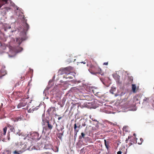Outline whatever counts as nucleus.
<instances>
[{
  "instance_id": "79ce46f5",
  "label": "nucleus",
  "mask_w": 154,
  "mask_h": 154,
  "mask_svg": "<svg viewBox=\"0 0 154 154\" xmlns=\"http://www.w3.org/2000/svg\"><path fill=\"white\" fill-rule=\"evenodd\" d=\"M152 104H153V105L154 106V100L153 101V102Z\"/></svg>"
},
{
  "instance_id": "de8ad7c7",
  "label": "nucleus",
  "mask_w": 154,
  "mask_h": 154,
  "mask_svg": "<svg viewBox=\"0 0 154 154\" xmlns=\"http://www.w3.org/2000/svg\"><path fill=\"white\" fill-rule=\"evenodd\" d=\"M36 134L38 135V133H36Z\"/></svg>"
},
{
  "instance_id": "f8f14e48",
  "label": "nucleus",
  "mask_w": 154,
  "mask_h": 154,
  "mask_svg": "<svg viewBox=\"0 0 154 154\" xmlns=\"http://www.w3.org/2000/svg\"><path fill=\"white\" fill-rule=\"evenodd\" d=\"M64 131H63L61 133H58L57 134V136L61 140H62V137L63 135Z\"/></svg>"
},
{
  "instance_id": "20e7f679",
  "label": "nucleus",
  "mask_w": 154,
  "mask_h": 154,
  "mask_svg": "<svg viewBox=\"0 0 154 154\" xmlns=\"http://www.w3.org/2000/svg\"><path fill=\"white\" fill-rule=\"evenodd\" d=\"M75 60V57L71 55L68 57L67 61L69 63H70L72 62H74Z\"/></svg>"
},
{
  "instance_id": "7c9ffc66",
  "label": "nucleus",
  "mask_w": 154,
  "mask_h": 154,
  "mask_svg": "<svg viewBox=\"0 0 154 154\" xmlns=\"http://www.w3.org/2000/svg\"><path fill=\"white\" fill-rule=\"evenodd\" d=\"M108 62H105V63H103V65H108Z\"/></svg>"
},
{
  "instance_id": "a19ab883",
  "label": "nucleus",
  "mask_w": 154,
  "mask_h": 154,
  "mask_svg": "<svg viewBox=\"0 0 154 154\" xmlns=\"http://www.w3.org/2000/svg\"><path fill=\"white\" fill-rule=\"evenodd\" d=\"M152 104H153V105L154 106V100L153 101V102Z\"/></svg>"
},
{
  "instance_id": "6ab92c4d",
  "label": "nucleus",
  "mask_w": 154,
  "mask_h": 154,
  "mask_svg": "<svg viewBox=\"0 0 154 154\" xmlns=\"http://www.w3.org/2000/svg\"><path fill=\"white\" fill-rule=\"evenodd\" d=\"M139 97L138 95H136L134 97L133 100L134 102H136L139 100Z\"/></svg>"
},
{
  "instance_id": "ddd939ff",
  "label": "nucleus",
  "mask_w": 154,
  "mask_h": 154,
  "mask_svg": "<svg viewBox=\"0 0 154 154\" xmlns=\"http://www.w3.org/2000/svg\"><path fill=\"white\" fill-rule=\"evenodd\" d=\"M96 95H95L97 97L100 98L103 97V94L100 91H99L97 93H96Z\"/></svg>"
},
{
  "instance_id": "a211bd4d",
  "label": "nucleus",
  "mask_w": 154,
  "mask_h": 154,
  "mask_svg": "<svg viewBox=\"0 0 154 154\" xmlns=\"http://www.w3.org/2000/svg\"><path fill=\"white\" fill-rule=\"evenodd\" d=\"M116 91V88L114 87H112L111 88V89L110 90V92L112 94H114V92H115Z\"/></svg>"
},
{
  "instance_id": "f3484780",
  "label": "nucleus",
  "mask_w": 154,
  "mask_h": 154,
  "mask_svg": "<svg viewBox=\"0 0 154 154\" xmlns=\"http://www.w3.org/2000/svg\"><path fill=\"white\" fill-rule=\"evenodd\" d=\"M23 40L22 38H16V42L17 43L20 45L22 42Z\"/></svg>"
},
{
  "instance_id": "c756f323",
  "label": "nucleus",
  "mask_w": 154,
  "mask_h": 154,
  "mask_svg": "<svg viewBox=\"0 0 154 154\" xmlns=\"http://www.w3.org/2000/svg\"><path fill=\"white\" fill-rule=\"evenodd\" d=\"M90 72L92 74H94V75H96V74L98 72H93L92 71H90Z\"/></svg>"
},
{
  "instance_id": "ea45409f",
  "label": "nucleus",
  "mask_w": 154,
  "mask_h": 154,
  "mask_svg": "<svg viewBox=\"0 0 154 154\" xmlns=\"http://www.w3.org/2000/svg\"><path fill=\"white\" fill-rule=\"evenodd\" d=\"M63 129H64V127H62V128H60V130L61 131H62Z\"/></svg>"
},
{
  "instance_id": "4468645a",
  "label": "nucleus",
  "mask_w": 154,
  "mask_h": 154,
  "mask_svg": "<svg viewBox=\"0 0 154 154\" xmlns=\"http://www.w3.org/2000/svg\"><path fill=\"white\" fill-rule=\"evenodd\" d=\"M104 141L105 146L107 149L108 150L109 148V145L110 143V142L108 141H107L106 140H104Z\"/></svg>"
},
{
  "instance_id": "4be33fe9",
  "label": "nucleus",
  "mask_w": 154,
  "mask_h": 154,
  "mask_svg": "<svg viewBox=\"0 0 154 154\" xmlns=\"http://www.w3.org/2000/svg\"><path fill=\"white\" fill-rule=\"evenodd\" d=\"M5 74H6L5 72H2L0 71V78H1L2 77L4 76Z\"/></svg>"
},
{
  "instance_id": "e433bc0d",
  "label": "nucleus",
  "mask_w": 154,
  "mask_h": 154,
  "mask_svg": "<svg viewBox=\"0 0 154 154\" xmlns=\"http://www.w3.org/2000/svg\"><path fill=\"white\" fill-rule=\"evenodd\" d=\"M86 60L84 62H81V63H83L84 64H85L86 63V62H85Z\"/></svg>"
},
{
  "instance_id": "4c0bfd02",
  "label": "nucleus",
  "mask_w": 154,
  "mask_h": 154,
  "mask_svg": "<svg viewBox=\"0 0 154 154\" xmlns=\"http://www.w3.org/2000/svg\"><path fill=\"white\" fill-rule=\"evenodd\" d=\"M62 118V117H58V120H60Z\"/></svg>"
},
{
  "instance_id": "423d86ee",
  "label": "nucleus",
  "mask_w": 154,
  "mask_h": 154,
  "mask_svg": "<svg viewBox=\"0 0 154 154\" xmlns=\"http://www.w3.org/2000/svg\"><path fill=\"white\" fill-rule=\"evenodd\" d=\"M79 132V129H77L76 124H74V139H75L77 137V133Z\"/></svg>"
},
{
  "instance_id": "c03bdc74",
  "label": "nucleus",
  "mask_w": 154,
  "mask_h": 154,
  "mask_svg": "<svg viewBox=\"0 0 154 154\" xmlns=\"http://www.w3.org/2000/svg\"><path fill=\"white\" fill-rule=\"evenodd\" d=\"M125 126H124V127H123V130H124V129H125Z\"/></svg>"
},
{
  "instance_id": "2eb2a0df",
  "label": "nucleus",
  "mask_w": 154,
  "mask_h": 154,
  "mask_svg": "<svg viewBox=\"0 0 154 154\" xmlns=\"http://www.w3.org/2000/svg\"><path fill=\"white\" fill-rule=\"evenodd\" d=\"M71 74V73H69L67 75L66 74L65 75H64L63 77L65 78L66 79H72L73 78V77L69 75Z\"/></svg>"
},
{
  "instance_id": "1a4fd4ad",
  "label": "nucleus",
  "mask_w": 154,
  "mask_h": 154,
  "mask_svg": "<svg viewBox=\"0 0 154 154\" xmlns=\"http://www.w3.org/2000/svg\"><path fill=\"white\" fill-rule=\"evenodd\" d=\"M114 78L116 80V82H118L119 81L120 76L117 74L114 73L112 75Z\"/></svg>"
},
{
  "instance_id": "49530a36",
  "label": "nucleus",
  "mask_w": 154,
  "mask_h": 154,
  "mask_svg": "<svg viewBox=\"0 0 154 154\" xmlns=\"http://www.w3.org/2000/svg\"><path fill=\"white\" fill-rule=\"evenodd\" d=\"M81 137V136H80L79 137V138H80Z\"/></svg>"
},
{
  "instance_id": "5701e85b",
  "label": "nucleus",
  "mask_w": 154,
  "mask_h": 154,
  "mask_svg": "<svg viewBox=\"0 0 154 154\" xmlns=\"http://www.w3.org/2000/svg\"><path fill=\"white\" fill-rule=\"evenodd\" d=\"M92 91L95 95H96L97 94L96 93H97L98 92H99L96 89H92Z\"/></svg>"
},
{
  "instance_id": "bb28decb",
  "label": "nucleus",
  "mask_w": 154,
  "mask_h": 154,
  "mask_svg": "<svg viewBox=\"0 0 154 154\" xmlns=\"http://www.w3.org/2000/svg\"><path fill=\"white\" fill-rule=\"evenodd\" d=\"M126 132L129 131V130L128 129V127L126 126Z\"/></svg>"
},
{
  "instance_id": "393cba45",
  "label": "nucleus",
  "mask_w": 154,
  "mask_h": 154,
  "mask_svg": "<svg viewBox=\"0 0 154 154\" xmlns=\"http://www.w3.org/2000/svg\"><path fill=\"white\" fill-rule=\"evenodd\" d=\"M149 98H145L143 99V101H147L148 102L149 100Z\"/></svg>"
},
{
  "instance_id": "72a5a7b5",
  "label": "nucleus",
  "mask_w": 154,
  "mask_h": 154,
  "mask_svg": "<svg viewBox=\"0 0 154 154\" xmlns=\"http://www.w3.org/2000/svg\"><path fill=\"white\" fill-rule=\"evenodd\" d=\"M110 124L111 125H116V124H115V123H112V122H110Z\"/></svg>"
},
{
  "instance_id": "473e14b6",
  "label": "nucleus",
  "mask_w": 154,
  "mask_h": 154,
  "mask_svg": "<svg viewBox=\"0 0 154 154\" xmlns=\"http://www.w3.org/2000/svg\"><path fill=\"white\" fill-rule=\"evenodd\" d=\"M124 94H125V93H123V92H122V93H121V94H120V96H123V95H124Z\"/></svg>"
},
{
  "instance_id": "9b49d317",
  "label": "nucleus",
  "mask_w": 154,
  "mask_h": 154,
  "mask_svg": "<svg viewBox=\"0 0 154 154\" xmlns=\"http://www.w3.org/2000/svg\"><path fill=\"white\" fill-rule=\"evenodd\" d=\"M38 107L37 106V107L34 108L33 107H32V108H31L29 109H28V111L29 112H33L34 111L37 110L38 108Z\"/></svg>"
},
{
  "instance_id": "2f4dec72",
  "label": "nucleus",
  "mask_w": 154,
  "mask_h": 154,
  "mask_svg": "<svg viewBox=\"0 0 154 154\" xmlns=\"http://www.w3.org/2000/svg\"><path fill=\"white\" fill-rule=\"evenodd\" d=\"M8 0H2V1L4 2H5V4H7V2H8Z\"/></svg>"
},
{
  "instance_id": "6e6552de",
  "label": "nucleus",
  "mask_w": 154,
  "mask_h": 154,
  "mask_svg": "<svg viewBox=\"0 0 154 154\" xmlns=\"http://www.w3.org/2000/svg\"><path fill=\"white\" fill-rule=\"evenodd\" d=\"M138 90V88H136V85L135 84H132V90L134 93H136Z\"/></svg>"
},
{
  "instance_id": "c85d7f7f",
  "label": "nucleus",
  "mask_w": 154,
  "mask_h": 154,
  "mask_svg": "<svg viewBox=\"0 0 154 154\" xmlns=\"http://www.w3.org/2000/svg\"><path fill=\"white\" fill-rule=\"evenodd\" d=\"M18 92L20 94L19 95H18L19 97H21L23 95V94H22V92L20 91H19Z\"/></svg>"
},
{
  "instance_id": "37998d69",
  "label": "nucleus",
  "mask_w": 154,
  "mask_h": 154,
  "mask_svg": "<svg viewBox=\"0 0 154 154\" xmlns=\"http://www.w3.org/2000/svg\"><path fill=\"white\" fill-rule=\"evenodd\" d=\"M128 140L127 139H126L125 140V141H126V143H127L128 142L127 141H128Z\"/></svg>"
},
{
  "instance_id": "9d476101",
  "label": "nucleus",
  "mask_w": 154,
  "mask_h": 154,
  "mask_svg": "<svg viewBox=\"0 0 154 154\" xmlns=\"http://www.w3.org/2000/svg\"><path fill=\"white\" fill-rule=\"evenodd\" d=\"M23 119V116H20L15 117L14 118V122H18L20 121Z\"/></svg>"
},
{
  "instance_id": "cd10ccee",
  "label": "nucleus",
  "mask_w": 154,
  "mask_h": 154,
  "mask_svg": "<svg viewBox=\"0 0 154 154\" xmlns=\"http://www.w3.org/2000/svg\"><path fill=\"white\" fill-rule=\"evenodd\" d=\"M129 79H130V82H132L133 80V77H132L131 76V77H129Z\"/></svg>"
},
{
  "instance_id": "412c9836",
  "label": "nucleus",
  "mask_w": 154,
  "mask_h": 154,
  "mask_svg": "<svg viewBox=\"0 0 154 154\" xmlns=\"http://www.w3.org/2000/svg\"><path fill=\"white\" fill-rule=\"evenodd\" d=\"M8 126L10 128V130L11 131L13 132L14 133H15V129H14V128L13 126H12L11 125H9Z\"/></svg>"
},
{
  "instance_id": "b1692460",
  "label": "nucleus",
  "mask_w": 154,
  "mask_h": 154,
  "mask_svg": "<svg viewBox=\"0 0 154 154\" xmlns=\"http://www.w3.org/2000/svg\"><path fill=\"white\" fill-rule=\"evenodd\" d=\"M77 127V129H79V130L80 127H81V125H78V124H76Z\"/></svg>"
},
{
  "instance_id": "f257e3e1",
  "label": "nucleus",
  "mask_w": 154,
  "mask_h": 154,
  "mask_svg": "<svg viewBox=\"0 0 154 154\" xmlns=\"http://www.w3.org/2000/svg\"><path fill=\"white\" fill-rule=\"evenodd\" d=\"M27 149L26 146L24 144H17L11 145L10 150H6L3 153V154H22Z\"/></svg>"
},
{
  "instance_id": "39448f33",
  "label": "nucleus",
  "mask_w": 154,
  "mask_h": 154,
  "mask_svg": "<svg viewBox=\"0 0 154 154\" xmlns=\"http://www.w3.org/2000/svg\"><path fill=\"white\" fill-rule=\"evenodd\" d=\"M27 103V102L25 101L24 102L20 103L17 105V108H19L25 106L26 105Z\"/></svg>"
},
{
  "instance_id": "dca6fc26",
  "label": "nucleus",
  "mask_w": 154,
  "mask_h": 154,
  "mask_svg": "<svg viewBox=\"0 0 154 154\" xmlns=\"http://www.w3.org/2000/svg\"><path fill=\"white\" fill-rule=\"evenodd\" d=\"M23 26L24 27V29L25 30L27 31L29 27V25L26 22L25 23H24L23 25Z\"/></svg>"
},
{
  "instance_id": "a18cd8bd",
  "label": "nucleus",
  "mask_w": 154,
  "mask_h": 154,
  "mask_svg": "<svg viewBox=\"0 0 154 154\" xmlns=\"http://www.w3.org/2000/svg\"><path fill=\"white\" fill-rule=\"evenodd\" d=\"M133 135H134V136H135V134H134H134Z\"/></svg>"
},
{
  "instance_id": "7ed1b4c3",
  "label": "nucleus",
  "mask_w": 154,
  "mask_h": 154,
  "mask_svg": "<svg viewBox=\"0 0 154 154\" xmlns=\"http://www.w3.org/2000/svg\"><path fill=\"white\" fill-rule=\"evenodd\" d=\"M56 112V110L55 107H50L48 109L47 111V112L49 115H54L55 114V116H59V115L55 114Z\"/></svg>"
},
{
  "instance_id": "f704fd0d",
  "label": "nucleus",
  "mask_w": 154,
  "mask_h": 154,
  "mask_svg": "<svg viewBox=\"0 0 154 154\" xmlns=\"http://www.w3.org/2000/svg\"><path fill=\"white\" fill-rule=\"evenodd\" d=\"M121 153H122V152L121 151H119L117 152V154H121Z\"/></svg>"
},
{
  "instance_id": "f03ea898",
  "label": "nucleus",
  "mask_w": 154,
  "mask_h": 154,
  "mask_svg": "<svg viewBox=\"0 0 154 154\" xmlns=\"http://www.w3.org/2000/svg\"><path fill=\"white\" fill-rule=\"evenodd\" d=\"M43 125H45L43 127V130L46 131H51L53 127L51 123L48 120H46Z\"/></svg>"
},
{
  "instance_id": "a878e982",
  "label": "nucleus",
  "mask_w": 154,
  "mask_h": 154,
  "mask_svg": "<svg viewBox=\"0 0 154 154\" xmlns=\"http://www.w3.org/2000/svg\"><path fill=\"white\" fill-rule=\"evenodd\" d=\"M81 136L83 138H84L85 137V134L83 133H82L81 134Z\"/></svg>"
},
{
  "instance_id": "0eeeda50",
  "label": "nucleus",
  "mask_w": 154,
  "mask_h": 154,
  "mask_svg": "<svg viewBox=\"0 0 154 154\" xmlns=\"http://www.w3.org/2000/svg\"><path fill=\"white\" fill-rule=\"evenodd\" d=\"M89 65V66L90 67V68L91 69V70H94V71H96L95 69L96 68H97L98 69V70L99 71V70H100V68L98 67L96 68L94 66L91 64V65H89V64L87 63V66H88Z\"/></svg>"
},
{
  "instance_id": "58836bf2",
  "label": "nucleus",
  "mask_w": 154,
  "mask_h": 154,
  "mask_svg": "<svg viewBox=\"0 0 154 154\" xmlns=\"http://www.w3.org/2000/svg\"><path fill=\"white\" fill-rule=\"evenodd\" d=\"M132 137V136H129L128 137V140H129V139H130Z\"/></svg>"
},
{
  "instance_id": "c9c22d12",
  "label": "nucleus",
  "mask_w": 154,
  "mask_h": 154,
  "mask_svg": "<svg viewBox=\"0 0 154 154\" xmlns=\"http://www.w3.org/2000/svg\"><path fill=\"white\" fill-rule=\"evenodd\" d=\"M140 140L141 141V143L143 141V140L142 138H140Z\"/></svg>"
},
{
  "instance_id": "aec40b11",
  "label": "nucleus",
  "mask_w": 154,
  "mask_h": 154,
  "mask_svg": "<svg viewBox=\"0 0 154 154\" xmlns=\"http://www.w3.org/2000/svg\"><path fill=\"white\" fill-rule=\"evenodd\" d=\"M7 130V127H5L3 128V133L2 134V136H5V135L6 131Z\"/></svg>"
}]
</instances>
